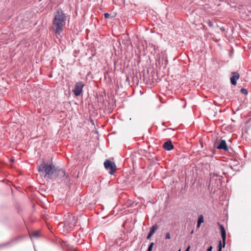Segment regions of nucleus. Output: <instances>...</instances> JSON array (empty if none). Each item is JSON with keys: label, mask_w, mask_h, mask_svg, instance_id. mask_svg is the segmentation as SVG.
Wrapping results in <instances>:
<instances>
[{"label": "nucleus", "mask_w": 251, "mask_h": 251, "mask_svg": "<svg viewBox=\"0 0 251 251\" xmlns=\"http://www.w3.org/2000/svg\"><path fill=\"white\" fill-rule=\"evenodd\" d=\"M158 226L156 224H155L151 227L149 233L153 234L154 232L156 231V230L158 229Z\"/></svg>", "instance_id": "f8f14e48"}, {"label": "nucleus", "mask_w": 251, "mask_h": 251, "mask_svg": "<svg viewBox=\"0 0 251 251\" xmlns=\"http://www.w3.org/2000/svg\"><path fill=\"white\" fill-rule=\"evenodd\" d=\"M14 157H12V158H11L10 159V161H11V162L14 161Z\"/></svg>", "instance_id": "aec40b11"}, {"label": "nucleus", "mask_w": 251, "mask_h": 251, "mask_svg": "<svg viewBox=\"0 0 251 251\" xmlns=\"http://www.w3.org/2000/svg\"><path fill=\"white\" fill-rule=\"evenodd\" d=\"M240 92L242 93V94H244L245 95H247L248 92V91L245 89V88H242L241 90H240Z\"/></svg>", "instance_id": "ddd939ff"}, {"label": "nucleus", "mask_w": 251, "mask_h": 251, "mask_svg": "<svg viewBox=\"0 0 251 251\" xmlns=\"http://www.w3.org/2000/svg\"><path fill=\"white\" fill-rule=\"evenodd\" d=\"M178 251H180V250H179Z\"/></svg>", "instance_id": "4be33fe9"}, {"label": "nucleus", "mask_w": 251, "mask_h": 251, "mask_svg": "<svg viewBox=\"0 0 251 251\" xmlns=\"http://www.w3.org/2000/svg\"><path fill=\"white\" fill-rule=\"evenodd\" d=\"M54 170V166L43 162L41 164L38 169L39 172H42L44 171L45 172V177L47 176L50 178V176L53 173Z\"/></svg>", "instance_id": "7ed1b4c3"}, {"label": "nucleus", "mask_w": 251, "mask_h": 251, "mask_svg": "<svg viewBox=\"0 0 251 251\" xmlns=\"http://www.w3.org/2000/svg\"><path fill=\"white\" fill-rule=\"evenodd\" d=\"M104 16L106 19H108L110 17V15L108 13H104Z\"/></svg>", "instance_id": "2eb2a0df"}, {"label": "nucleus", "mask_w": 251, "mask_h": 251, "mask_svg": "<svg viewBox=\"0 0 251 251\" xmlns=\"http://www.w3.org/2000/svg\"><path fill=\"white\" fill-rule=\"evenodd\" d=\"M84 85L82 81H78L75 83L74 89L73 90L75 96H79L82 93V89Z\"/></svg>", "instance_id": "423d86ee"}, {"label": "nucleus", "mask_w": 251, "mask_h": 251, "mask_svg": "<svg viewBox=\"0 0 251 251\" xmlns=\"http://www.w3.org/2000/svg\"><path fill=\"white\" fill-rule=\"evenodd\" d=\"M153 245H154V243L152 242L151 243L148 247V251H151Z\"/></svg>", "instance_id": "4468645a"}, {"label": "nucleus", "mask_w": 251, "mask_h": 251, "mask_svg": "<svg viewBox=\"0 0 251 251\" xmlns=\"http://www.w3.org/2000/svg\"><path fill=\"white\" fill-rule=\"evenodd\" d=\"M77 218L75 215L68 214L64 217V228L66 231H71L77 223Z\"/></svg>", "instance_id": "f03ea898"}, {"label": "nucleus", "mask_w": 251, "mask_h": 251, "mask_svg": "<svg viewBox=\"0 0 251 251\" xmlns=\"http://www.w3.org/2000/svg\"><path fill=\"white\" fill-rule=\"evenodd\" d=\"M40 232L39 231H35L30 234V238H37L40 237Z\"/></svg>", "instance_id": "9d476101"}, {"label": "nucleus", "mask_w": 251, "mask_h": 251, "mask_svg": "<svg viewBox=\"0 0 251 251\" xmlns=\"http://www.w3.org/2000/svg\"><path fill=\"white\" fill-rule=\"evenodd\" d=\"M203 222V217L202 215H201L198 218L197 227L199 228L200 227L201 223Z\"/></svg>", "instance_id": "9b49d317"}, {"label": "nucleus", "mask_w": 251, "mask_h": 251, "mask_svg": "<svg viewBox=\"0 0 251 251\" xmlns=\"http://www.w3.org/2000/svg\"><path fill=\"white\" fill-rule=\"evenodd\" d=\"M189 249H190V247H188V248L186 249V250H185V251H189Z\"/></svg>", "instance_id": "412c9836"}, {"label": "nucleus", "mask_w": 251, "mask_h": 251, "mask_svg": "<svg viewBox=\"0 0 251 251\" xmlns=\"http://www.w3.org/2000/svg\"><path fill=\"white\" fill-rule=\"evenodd\" d=\"M58 173L60 175H63L64 176L65 175V173L64 172V171L62 170H60L58 171Z\"/></svg>", "instance_id": "dca6fc26"}, {"label": "nucleus", "mask_w": 251, "mask_h": 251, "mask_svg": "<svg viewBox=\"0 0 251 251\" xmlns=\"http://www.w3.org/2000/svg\"><path fill=\"white\" fill-rule=\"evenodd\" d=\"M163 148L167 151H171L174 148V146L171 141H168L164 143Z\"/></svg>", "instance_id": "1a4fd4ad"}, {"label": "nucleus", "mask_w": 251, "mask_h": 251, "mask_svg": "<svg viewBox=\"0 0 251 251\" xmlns=\"http://www.w3.org/2000/svg\"><path fill=\"white\" fill-rule=\"evenodd\" d=\"M232 76L230 77V81L232 84H236V81L239 79L240 75L237 72H232Z\"/></svg>", "instance_id": "0eeeda50"}, {"label": "nucleus", "mask_w": 251, "mask_h": 251, "mask_svg": "<svg viewBox=\"0 0 251 251\" xmlns=\"http://www.w3.org/2000/svg\"><path fill=\"white\" fill-rule=\"evenodd\" d=\"M212 250V247L210 246L207 250V251H211Z\"/></svg>", "instance_id": "6ab92c4d"}, {"label": "nucleus", "mask_w": 251, "mask_h": 251, "mask_svg": "<svg viewBox=\"0 0 251 251\" xmlns=\"http://www.w3.org/2000/svg\"><path fill=\"white\" fill-rule=\"evenodd\" d=\"M217 149H223L225 151H228V148L227 146L226 142L225 140H222L220 141L218 146L217 147Z\"/></svg>", "instance_id": "6e6552de"}, {"label": "nucleus", "mask_w": 251, "mask_h": 251, "mask_svg": "<svg viewBox=\"0 0 251 251\" xmlns=\"http://www.w3.org/2000/svg\"><path fill=\"white\" fill-rule=\"evenodd\" d=\"M166 239H169L171 238V237H170V233L169 232H167L166 234V238H165Z\"/></svg>", "instance_id": "f3484780"}, {"label": "nucleus", "mask_w": 251, "mask_h": 251, "mask_svg": "<svg viewBox=\"0 0 251 251\" xmlns=\"http://www.w3.org/2000/svg\"><path fill=\"white\" fill-rule=\"evenodd\" d=\"M218 224L219 226L221 233V236L222 238V241H223V244H222L221 241H219V244L218 246V251H222V247H225V244H226V230L224 227V226L221 224H220L219 223H218Z\"/></svg>", "instance_id": "20e7f679"}, {"label": "nucleus", "mask_w": 251, "mask_h": 251, "mask_svg": "<svg viewBox=\"0 0 251 251\" xmlns=\"http://www.w3.org/2000/svg\"><path fill=\"white\" fill-rule=\"evenodd\" d=\"M152 235H153V234H151V233H149V234H148V236H147V239H150V238L151 237V236Z\"/></svg>", "instance_id": "a211bd4d"}, {"label": "nucleus", "mask_w": 251, "mask_h": 251, "mask_svg": "<svg viewBox=\"0 0 251 251\" xmlns=\"http://www.w3.org/2000/svg\"><path fill=\"white\" fill-rule=\"evenodd\" d=\"M66 16L61 11H57L52 21V30L57 35H60L65 25Z\"/></svg>", "instance_id": "f257e3e1"}, {"label": "nucleus", "mask_w": 251, "mask_h": 251, "mask_svg": "<svg viewBox=\"0 0 251 251\" xmlns=\"http://www.w3.org/2000/svg\"><path fill=\"white\" fill-rule=\"evenodd\" d=\"M105 168L108 171L110 175H113L116 170V166L115 164L111 161L106 159L104 162Z\"/></svg>", "instance_id": "39448f33"}]
</instances>
